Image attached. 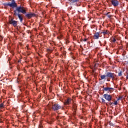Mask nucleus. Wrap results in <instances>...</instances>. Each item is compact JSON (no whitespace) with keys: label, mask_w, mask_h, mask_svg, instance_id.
Segmentation results:
<instances>
[{"label":"nucleus","mask_w":128,"mask_h":128,"mask_svg":"<svg viewBox=\"0 0 128 128\" xmlns=\"http://www.w3.org/2000/svg\"><path fill=\"white\" fill-rule=\"evenodd\" d=\"M16 10L18 12H22V14H26V12L24 7L20 6L16 8Z\"/></svg>","instance_id":"7ed1b4c3"},{"label":"nucleus","mask_w":128,"mask_h":128,"mask_svg":"<svg viewBox=\"0 0 128 128\" xmlns=\"http://www.w3.org/2000/svg\"><path fill=\"white\" fill-rule=\"evenodd\" d=\"M83 40L84 42H86V40H88V38H85Z\"/></svg>","instance_id":"cd10ccee"},{"label":"nucleus","mask_w":128,"mask_h":128,"mask_svg":"<svg viewBox=\"0 0 128 128\" xmlns=\"http://www.w3.org/2000/svg\"><path fill=\"white\" fill-rule=\"evenodd\" d=\"M26 16L28 18H31L36 16V14H34V13L28 14H26Z\"/></svg>","instance_id":"9b49d317"},{"label":"nucleus","mask_w":128,"mask_h":128,"mask_svg":"<svg viewBox=\"0 0 128 128\" xmlns=\"http://www.w3.org/2000/svg\"><path fill=\"white\" fill-rule=\"evenodd\" d=\"M60 38H62V36L60 35Z\"/></svg>","instance_id":"c756f323"},{"label":"nucleus","mask_w":128,"mask_h":128,"mask_svg":"<svg viewBox=\"0 0 128 128\" xmlns=\"http://www.w3.org/2000/svg\"><path fill=\"white\" fill-rule=\"evenodd\" d=\"M76 106H77L76 104H74L73 105V108L74 110H76Z\"/></svg>","instance_id":"a211bd4d"},{"label":"nucleus","mask_w":128,"mask_h":128,"mask_svg":"<svg viewBox=\"0 0 128 128\" xmlns=\"http://www.w3.org/2000/svg\"><path fill=\"white\" fill-rule=\"evenodd\" d=\"M8 23L10 24H12V26H13L15 28L16 26H18V21H16L12 18L9 20Z\"/></svg>","instance_id":"20e7f679"},{"label":"nucleus","mask_w":128,"mask_h":128,"mask_svg":"<svg viewBox=\"0 0 128 128\" xmlns=\"http://www.w3.org/2000/svg\"><path fill=\"white\" fill-rule=\"evenodd\" d=\"M109 104H110V106H112V104H114V102H110Z\"/></svg>","instance_id":"a878e982"},{"label":"nucleus","mask_w":128,"mask_h":128,"mask_svg":"<svg viewBox=\"0 0 128 128\" xmlns=\"http://www.w3.org/2000/svg\"><path fill=\"white\" fill-rule=\"evenodd\" d=\"M72 98H68L67 100H65L64 104L65 106H67L68 104H72Z\"/></svg>","instance_id":"1a4fd4ad"},{"label":"nucleus","mask_w":128,"mask_h":128,"mask_svg":"<svg viewBox=\"0 0 128 128\" xmlns=\"http://www.w3.org/2000/svg\"><path fill=\"white\" fill-rule=\"evenodd\" d=\"M47 52H48V54H51V52H52V50L48 48L47 50Z\"/></svg>","instance_id":"f3484780"},{"label":"nucleus","mask_w":128,"mask_h":128,"mask_svg":"<svg viewBox=\"0 0 128 128\" xmlns=\"http://www.w3.org/2000/svg\"><path fill=\"white\" fill-rule=\"evenodd\" d=\"M104 98L106 100H108V102H110L112 100V96L110 94H104L103 95Z\"/></svg>","instance_id":"f257e3e1"},{"label":"nucleus","mask_w":128,"mask_h":128,"mask_svg":"<svg viewBox=\"0 0 128 128\" xmlns=\"http://www.w3.org/2000/svg\"><path fill=\"white\" fill-rule=\"evenodd\" d=\"M126 80H128V70L126 72Z\"/></svg>","instance_id":"4be33fe9"},{"label":"nucleus","mask_w":128,"mask_h":128,"mask_svg":"<svg viewBox=\"0 0 128 128\" xmlns=\"http://www.w3.org/2000/svg\"><path fill=\"white\" fill-rule=\"evenodd\" d=\"M106 75H102L100 76V78H101V80H104V78H106Z\"/></svg>","instance_id":"dca6fc26"},{"label":"nucleus","mask_w":128,"mask_h":128,"mask_svg":"<svg viewBox=\"0 0 128 128\" xmlns=\"http://www.w3.org/2000/svg\"><path fill=\"white\" fill-rule=\"evenodd\" d=\"M109 14H110V12H108V13L106 14V16H108V18H112V16L108 15Z\"/></svg>","instance_id":"412c9836"},{"label":"nucleus","mask_w":128,"mask_h":128,"mask_svg":"<svg viewBox=\"0 0 128 128\" xmlns=\"http://www.w3.org/2000/svg\"><path fill=\"white\" fill-rule=\"evenodd\" d=\"M39 128H42V124H40Z\"/></svg>","instance_id":"b1692460"},{"label":"nucleus","mask_w":128,"mask_h":128,"mask_svg":"<svg viewBox=\"0 0 128 128\" xmlns=\"http://www.w3.org/2000/svg\"><path fill=\"white\" fill-rule=\"evenodd\" d=\"M106 76H108V78H110L114 80V78H116V74H114V73L108 72L106 74Z\"/></svg>","instance_id":"0eeeda50"},{"label":"nucleus","mask_w":128,"mask_h":128,"mask_svg":"<svg viewBox=\"0 0 128 128\" xmlns=\"http://www.w3.org/2000/svg\"><path fill=\"white\" fill-rule=\"evenodd\" d=\"M60 108H62V106L58 104H54L52 106V110H58Z\"/></svg>","instance_id":"423d86ee"},{"label":"nucleus","mask_w":128,"mask_h":128,"mask_svg":"<svg viewBox=\"0 0 128 128\" xmlns=\"http://www.w3.org/2000/svg\"><path fill=\"white\" fill-rule=\"evenodd\" d=\"M120 100V98H118V100Z\"/></svg>","instance_id":"2f4dec72"},{"label":"nucleus","mask_w":128,"mask_h":128,"mask_svg":"<svg viewBox=\"0 0 128 128\" xmlns=\"http://www.w3.org/2000/svg\"><path fill=\"white\" fill-rule=\"evenodd\" d=\"M114 104V106H116V105L118 104V101L114 100V104Z\"/></svg>","instance_id":"6ab92c4d"},{"label":"nucleus","mask_w":128,"mask_h":128,"mask_svg":"<svg viewBox=\"0 0 128 128\" xmlns=\"http://www.w3.org/2000/svg\"><path fill=\"white\" fill-rule=\"evenodd\" d=\"M100 32H95L94 35V40H98L100 38Z\"/></svg>","instance_id":"9d476101"},{"label":"nucleus","mask_w":128,"mask_h":128,"mask_svg":"<svg viewBox=\"0 0 128 128\" xmlns=\"http://www.w3.org/2000/svg\"><path fill=\"white\" fill-rule=\"evenodd\" d=\"M0 108H4V104H0Z\"/></svg>","instance_id":"aec40b11"},{"label":"nucleus","mask_w":128,"mask_h":128,"mask_svg":"<svg viewBox=\"0 0 128 128\" xmlns=\"http://www.w3.org/2000/svg\"><path fill=\"white\" fill-rule=\"evenodd\" d=\"M101 34H103L104 35L108 34V30H104Z\"/></svg>","instance_id":"ddd939ff"},{"label":"nucleus","mask_w":128,"mask_h":128,"mask_svg":"<svg viewBox=\"0 0 128 128\" xmlns=\"http://www.w3.org/2000/svg\"><path fill=\"white\" fill-rule=\"evenodd\" d=\"M122 72H120L118 73V76H122Z\"/></svg>","instance_id":"5701e85b"},{"label":"nucleus","mask_w":128,"mask_h":128,"mask_svg":"<svg viewBox=\"0 0 128 128\" xmlns=\"http://www.w3.org/2000/svg\"><path fill=\"white\" fill-rule=\"evenodd\" d=\"M102 102H106V100H104V98H102Z\"/></svg>","instance_id":"393cba45"},{"label":"nucleus","mask_w":128,"mask_h":128,"mask_svg":"<svg viewBox=\"0 0 128 128\" xmlns=\"http://www.w3.org/2000/svg\"><path fill=\"white\" fill-rule=\"evenodd\" d=\"M108 82H110V79H107Z\"/></svg>","instance_id":"c85d7f7f"},{"label":"nucleus","mask_w":128,"mask_h":128,"mask_svg":"<svg viewBox=\"0 0 128 128\" xmlns=\"http://www.w3.org/2000/svg\"><path fill=\"white\" fill-rule=\"evenodd\" d=\"M68 2H70L74 3V2H78L80 0H68Z\"/></svg>","instance_id":"4468645a"},{"label":"nucleus","mask_w":128,"mask_h":128,"mask_svg":"<svg viewBox=\"0 0 128 128\" xmlns=\"http://www.w3.org/2000/svg\"><path fill=\"white\" fill-rule=\"evenodd\" d=\"M58 38H60V37H59V36H58Z\"/></svg>","instance_id":"7c9ffc66"},{"label":"nucleus","mask_w":128,"mask_h":128,"mask_svg":"<svg viewBox=\"0 0 128 128\" xmlns=\"http://www.w3.org/2000/svg\"><path fill=\"white\" fill-rule=\"evenodd\" d=\"M6 6H10V8H16L17 5H16V1H14V0H12V3H8L6 4Z\"/></svg>","instance_id":"39448f33"},{"label":"nucleus","mask_w":128,"mask_h":128,"mask_svg":"<svg viewBox=\"0 0 128 128\" xmlns=\"http://www.w3.org/2000/svg\"><path fill=\"white\" fill-rule=\"evenodd\" d=\"M14 16H18V13H16V12H14Z\"/></svg>","instance_id":"bb28decb"},{"label":"nucleus","mask_w":128,"mask_h":128,"mask_svg":"<svg viewBox=\"0 0 128 128\" xmlns=\"http://www.w3.org/2000/svg\"><path fill=\"white\" fill-rule=\"evenodd\" d=\"M18 18H19V20H20V22H22V15L20 14H18Z\"/></svg>","instance_id":"f8f14e48"},{"label":"nucleus","mask_w":128,"mask_h":128,"mask_svg":"<svg viewBox=\"0 0 128 128\" xmlns=\"http://www.w3.org/2000/svg\"><path fill=\"white\" fill-rule=\"evenodd\" d=\"M111 40L112 42H116V38H111Z\"/></svg>","instance_id":"2eb2a0df"},{"label":"nucleus","mask_w":128,"mask_h":128,"mask_svg":"<svg viewBox=\"0 0 128 128\" xmlns=\"http://www.w3.org/2000/svg\"><path fill=\"white\" fill-rule=\"evenodd\" d=\"M111 4L114 6H118L120 4V2L118 0H112Z\"/></svg>","instance_id":"6e6552de"},{"label":"nucleus","mask_w":128,"mask_h":128,"mask_svg":"<svg viewBox=\"0 0 128 128\" xmlns=\"http://www.w3.org/2000/svg\"><path fill=\"white\" fill-rule=\"evenodd\" d=\"M105 92H107L108 94H112L114 90V88H110V87H106V88H103Z\"/></svg>","instance_id":"f03ea898"}]
</instances>
